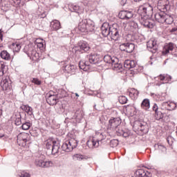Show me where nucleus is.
<instances>
[{"label": "nucleus", "mask_w": 177, "mask_h": 177, "mask_svg": "<svg viewBox=\"0 0 177 177\" xmlns=\"http://www.w3.org/2000/svg\"><path fill=\"white\" fill-rule=\"evenodd\" d=\"M86 59L88 61H80L79 62V67L83 71H88L91 68V64H99L102 62V58L97 55H88L86 56Z\"/></svg>", "instance_id": "1"}, {"label": "nucleus", "mask_w": 177, "mask_h": 177, "mask_svg": "<svg viewBox=\"0 0 177 177\" xmlns=\"http://www.w3.org/2000/svg\"><path fill=\"white\" fill-rule=\"evenodd\" d=\"M78 30L81 32H92L95 30V22L91 19H83L79 23Z\"/></svg>", "instance_id": "2"}, {"label": "nucleus", "mask_w": 177, "mask_h": 177, "mask_svg": "<svg viewBox=\"0 0 177 177\" xmlns=\"http://www.w3.org/2000/svg\"><path fill=\"white\" fill-rule=\"evenodd\" d=\"M104 139H106V136H103V133H98L91 140H88L86 145L89 149H96L100 146L102 141Z\"/></svg>", "instance_id": "3"}, {"label": "nucleus", "mask_w": 177, "mask_h": 177, "mask_svg": "<svg viewBox=\"0 0 177 177\" xmlns=\"http://www.w3.org/2000/svg\"><path fill=\"white\" fill-rule=\"evenodd\" d=\"M77 146H78V141L75 138H71L63 143L62 149L63 151L70 153V151H73Z\"/></svg>", "instance_id": "4"}, {"label": "nucleus", "mask_w": 177, "mask_h": 177, "mask_svg": "<svg viewBox=\"0 0 177 177\" xmlns=\"http://www.w3.org/2000/svg\"><path fill=\"white\" fill-rule=\"evenodd\" d=\"M149 12H153V6L148 3L140 6L138 10V13L140 15V18L147 17L149 16Z\"/></svg>", "instance_id": "5"}, {"label": "nucleus", "mask_w": 177, "mask_h": 177, "mask_svg": "<svg viewBox=\"0 0 177 177\" xmlns=\"http://www.w3.org/2000/svg\"><path fill=\"white\" fill-rule=\"evenodd\" d=\"M17 142L19 145V146H21V147H26L28 143H30V134L27 133H19L17 136Z\"/></svg>", "instance_id": "6"}, {"label": "nucleus", "mask_w": 177, "mask_h": 177, "mask_svg": "<svg viewBox=\"0 0 177 177\" xmlns=\"http://www.w3.org/2000/svg\"><path fill=\"white\" fill-rule=\"evenodd\" d=\"M133 128L136 132L140 133V135L142 133H147L148 132L147 123H146V122L136 121L135 122Z\"/></svg>", "instance_id": "7"}, {"label": "nucleus", "mask_w": 177, "mask_h": 177, "mask_svg": "<svg viewBox=\"0 0 177 177\" xmlns=\"http://www.w3.org/2000/svg\"><path fill=\"white\" fill-rule=\"evenodd\" d=\"M35 165L40 168H50V167H53V162L52 160H44L40 156V158L37 157L35 158Z\"/></svg>", "instance_id": "8"}, {"label": "nucleus", "mask_w": 177, "mask_h": 177, "mask_svg": "<svg viewBox=\"0 0 177 177\" xmlns=\"http://www.w3.org/2000/svg\"><path fill=\"white\" fill-rule=\"evenodd\" d=\"M57 95V93L53 91H50L46 95L47 103H48L50 106H55V104H57V102H59V97Z\"/></svg>", "instance_id": "9"}, {"label": "nucleus", "mask_w": 177, "mask_h": 177, "mask_svg": "<svg viewBox=\"0 0 177 177\" xmlns=\"http://www.w3.org/2000/svg\"><path fill=\"white\" fill-rule=\"evenodd\" d=\"M158 9L160 12H168L171 9L169 0H159L158 1Z\"/></svg>", "instance_id": "10"}, {"label": "nucleus", "mask_w": 177, "mask_h": 177, "mask_svg": "<svg viewBox=\"0 0 177 177\" xmlns=\"http://www.w3.org/2000/svg\"><path fill=\"white\" fill-rule=\"evenodd\" d=\"M147 48L149 52L151 53H156L158 49V45H157V41L154 39H151L147 43Z\"/></svg>", "instance_id": "11"}, {"label": "nucleus", "mask_w": 177, "mask_h": 177, "mask_svg": "<svg viewBox=\"0 0 177 177\" xmlns=\"http://www.w3.org/2000/svg\"><path fill=\"white\" fill-rule=\"evenodd\" d=\"M3 91H10L12 89V81L9 77H3L1 82Z\"/></svg>", "instance_id": "12"}, {"label": "nucleus", "mask_w": 177, "mask_h": 177, "mask_svg": "<svg viewBox=\"0 0 177 177\" xmlns=\"http://www.w3.org/2000/svg\"><path fill=\"white\" fill-rule=\"evenodd\" d=\"M120 49L127 53H132L135 50V44L132 43H124L120 46Z\"/></svg>", "instance_id": "13"}, {"label": "nucleus", "mask_w": 177, "mask_h": 177, "mask_svg": "<svg viewBox=\"0 0 177 177\" xmlns=\"http://www.w3.org/2000/svg\"><path fill=\"white\" fill-rule=\"evenodd\" d=\"M117 27V24L112 25V28L111 32L109 35L111 39L113 41H117L120 38V34L118 33V28Z\"/></svg>", "instance_id": "14"}, {"label": "nucleus", "mask_w": 177, "mask_h": 177, "mask_svg": "<svg viewBox=\"0 0 177 177\" xmlns=\"http://www.w3.org/2000/svg\"><path fill=\"white\" fill-rule=\"evenodd\" d=\"M140 23L142 26H144V27H147V28H153V27H154V24L150 21L149 16L140 18Z\"/></svg>", "instance_id": "15"}, {"label": "nucleus", "mask_w": 177, "mask_h": 177, "mask_svg": "<svg viewBox=\"0 0 177 177\" xmlns=\"http://www.w3.org/2000/svg\"><path fill=\"white\" fill-rule=\"evenodd\" d=\"M111 28L113 26H110L109 23H104L101 27L102 34L104 37H109L110 32H111Z\"/></svg>", "instance_id": "16"}, {"label": "nucleus", "mask_w": 177, "mask_h": 177, "mask_svg": "<svg viewBox=\"0 0 177 177\" xmlns=\"http://www.w3.org/2000/svg\"><path fill=\"white\" fill-rule=\"evenodd\" d=\"M119 17L122 20H129L133 17V13L131 11L123 10L119 12Z\"/></svg>", "instance_id": "17"}, {"label": "nucleus", "mask_w": 177, "mask_h": 177, "mask_svg": "<svg viewBox=\"0 0 177 177\" xmlns=\"http://www.w3.org/2000/svg\"><path fill=\"white\" fill-rule=\"evenodd\" d=\"M121 124V119L116 118H112L109 120V128H111L112 129H117L118 127H120V124Z\"/></svg>", "instance_id": "18"}, {"label": "nucleus", "mask_w": 177, "mask_h": 177, "mask_svg": "<svg viewBox=\"0 0 177 177\" xmlns=\"http://www.w3.org/2000/svg\"><path fill=\"white\" fill-rule=\"evenodd\" d=\"M67 63V62H64L62 70L64 71H66V73H68V74H71V73H74V71H75V69L77 68V66L71 64H68Z\"/></svg>", "instance_id": "19"}, {"label": "nucleus", "mask_w": 177, "mask_h": 177, "mask_svg": "<svg viewBox=\"0 0 177 177\" xmlns=\"http://www.w3.org/2000/svg\"><path fill=\"white\" fill-rule=\"evenodd\" d=\"M69 10H71V12H74L75 13H77L78 16L84 13V8L78 5H71L69 7Z\"/></svg>", "instance_id": "20"}, {"label": "nucleus", "mask_w": 177, "mask_h": 177, "mask_svg": "<svg viewBox=\"0 0 177 177\" xmlns=\"http://www.w3.org/2000/svg\"><path fill=\"white\" fill-rule=\"evenodd\" d=\"M116 133L118 136H123V138H129L131 136V131L128 129H123L122 128H116Z\"/></svg>", "instance_id": "21"}, {"label": "nucleus", "mask_w": 177, "mask_h": 177, "mask_svg": "<svg viewBox=\"0 0 177 177\" xmlns=\"http://www.w3.org/2000/svg\"><path fill=\"white\" fill-rule=\"evenodd\" d=\"M165 17H167V13L164 11H160V12L155 14V19L158 23L164 24Z\"/></svg>", "instance_id": "22"}, {"label": "nucleus", "mask_w": 177, "mask_h": 177, "mask_svg": "<svg viewBox=\"0 0 177 177\" xmlns=\"http://www.w3.org/2000/svg\"><path fill=\"white\" fill-rule=\"evenodd\" d=\"M104 62L108 64L112 65L113 63H117L118 62V58L106 55L104 57Z\"/></svg>", "instance_id": "23"}, {"label": "nucleus", "mask_w": 177, "mask_h": 177, "mask_svg": "<svg viewBox=\"0 0 177 177\" xmlns=\"http://www.w3.org/2000/svg\"><path fill=\"white\" fill-rule=\"evenodd\" d=\"M124 68H127V70H131V68H135L136 67V62L133 60L127 59L124 63Z\"/></svg>", "instance_id": "24"}, {"label": "nucleus", "mask_w": 177, "mask_h": 177, "mask_svg": "<svg viewBox=\"0 0 177 177\" xmlns=\"http://www.w3.org/2000/svg\"><path fill=\"white\" fill-rule=\"evenodd\" d=\"M136 176L138 177H150L151 174L149 171H145L143 169H139L136 171Z\"/></svg>", "instance_id": "25"}, {"label": "nucleus", "mask_w": 177, "mask_h": 177, "mask_svg": "<svg viewBox=\"0 0 177 177\" xmlns=\"http://www.w3.org/2000/svg\"><path fill=\"white\" fill-rule=\"evenodd\" d=\"M60 149V142L59 141H55L54 143V146L52 147L49 153H51L53 156H56V154L59 153V150Z\"/></svg>", "instance_id": "26"}, {"label": "nucleus", "mask_w": 177, "mask_h": 177, "mask_svg": "<svg viewBox=\"0 0 177 177\" xmlns=\"http://www.w3.org/2000/svg\"><path fill=\"white\" fill-rule=\"evenodd\" d=\"M55 139L53 138H48L47 140L45 141V145H46V149L50 152V150H52V148L55 145Z\"/></svg>", "instance_id": "27"}, {"label": "nucleus", "mask_w": 177, "mask_h": 177, "mask_svg": "<svg viewBox=\"0 0 177 177\" xmlns=\"http://www.w3.org/2000/svg\"><path fill=\"white\" fill-rule=\"evenodd\" d=\"M72 118L76 120L77 122H80V121L84 118V112L80 109L77 110Z\"/></svg>", "instance_id": "28"}, {"label": "nucleus", "mask_w": 177, "mask_h": 177, "mask_svg": "<svg viewBox=\"0 0 177 177\" xmlns=\"http://www.w3.org/2000/svg\"><path fill=\"white\" fill-rule=\"evenodd\" d=\"M141 109L145 111L150 110V100L144 99L141 103Z\"/></svg>", "instance_id": "29"}, {"label": "nucleus", "mask_w": 177, "mask_h": 177, "mask_svg": "<svg viewBox=\"0 0 177 177\" xmlns=\"http://www.w3.org/2000/svg\"><path fill=\"white\" fill-rule=\"evenodd\" d=\"M162 106L165 107L167 110L169 111H172V110H175L176 109V104L174 102H163Z\"/></svg>", "instance_id": "30"}, {"label": "nucleus", "mask_w": 177, "mask_h": 177, "mask_svg": "<svg viewBox=\"0 0 177 177\" xmlns=\"http://www.w3.org/2000/svg\"><path fill=\"white\" fill-rule=\"evenodd\" d=\"M78 46L80 50H83L84 52H88L91 49L89 44H88V43L86 41H80L78 44Z\"/></svg>", "instance_id": "31"}, {"label": "nucleus", "mask_w": 177, "mask_h": 177, "mask_svg": "<svg viewBox=\"0 0 177 177\" xmlns=\"http://www.w3.org/2000/svg\"><path fill=\"white\" fill-rule=\"evenodd\" d=\"M174 45L173 43H169L166 46H165V48L163 49L162 53L163 55H168L170 51L174 50Z\"/></svg>", "instance_id": "32"}, {"label": "nucleus", "mask_w": 177, "mask_h": 177, "mask_svg": "<svg viewBox=\"0 0 177 177\" xmlns=\"http://www.w3.org/2000/svg\"><path fill=\"white\" fill-rule=\"evenodd\" d=\"M118 62H113L111 64L112 68L113 70H114V71H117L118 73H120L121 71H122V64L121 63H118Z\"/></svg>", "instance_id": "33"}, {"label": "nucleus", "mask_w": 177, "mask_h": 177, "mask_svg": "<svg viewBox=\"0 0 177 177\" xmlns=\"http://www.w3.org/2000/svg\"><path fill=\"white\" fill-rule=\"evenodd\" d=\"M50 26L54 31H57V30L62 28V25H60V22L58 20H53L51 21Z\"/></svg>", "instance_id": "34"}, {"label": "nucleus", "mask_w": 177, "mask_h": 177, "mask_svg": "<svg viewBox=\"0 0 177 177\" xmlns=\"http://www.w3.org/2000/svg\"><path fill=\"white\" fill-rule=\"evenodd\" d=\"M129 95L133 100H135L139 96V91L135 88H131Z\"/></svg>", "instance_id": "35"}, {"label": "nucleus", "mask_w": 177, "mask_h": 177, "mask_svg": "<svg viewBox=\"0 0 177 177\" xmlns=\"http://www.w3.org/2000/svg\"><path fill=\"white\" fill-rule=\"evenodd\" d=\"M21 109L27 113L28 115H32V108L28 105H22Z\"/></svg>", "instance_id": "36"}, {"label": "nucleus", "mask_w": 177, "mask_h": 177, "mask_svg": "<svg viewBox=\"0 0 177 177\" xmlns=\"http://www.w3.org/2000/svg\"><path fill=\"white\" fill-rule=\"evenodd\" d=\"M73 159L75 161H82V160H86V157L84 155L76 153L73 156Z\"/></svg>", "instance_id": "37"}, {"label": "nucleus", "mask_w": 177, "mask_h": 177, "mask_svg": "<svg viewBox=\"0 0 177 177\" xmlns=\"http://www.w3.org/2000/svg\"><path fill=\"white\" fill-rule=\"evenodd\" d=\"M0 56L4 60H10V54H9V53H8V51L6 50L1 51L0 53Z\"/></svg>", "instance_id": "38"}, {"label": "nucleus", "mask_w": 177, "mask_h": 177, "mask_svg": "<svg viewBox=\"0 0 177 177\" xmlns=\"http://www.w3.org/2000/svg\"><path fill=\"white\" fill-rule=\"evenodd\" d=\"M156 149L160 151V153H167V148L162 145L157 144L155 145Z\"/></svg>", "instance_id": "39"}, {"label": "nucleus", "mask_w": 177, "mask_h": 177, "mask_svg": "<svg viewBox=\"0 0 177 177\" xmlns=\"http://www.w3.org/2000/svg\"><path fill=\"white\" fill-rule=\"evenodd\" d=\"M6 73V66L0 62V77H3Z\"/></svg>", "instance_id": "40"}, {"label": "nucleus", "mask_w": 177, "mask_h": 177, "mask_svg": "<svg viewBox=\"0 0 177 177\" xmlns=\"http://www.w3.org/2000/svg\"><path fill=\"white\" fill-rule=\"evenodd\" d=\"M164 23H165V24H172V23H174V18L171 17V15H167Z\"/></svg>", "instance_id": "41"}, {"label": "nucleus", "mask_w": 177, "mask_h": 177, "mask_svg": "<svg viewBox=\"0 0 177 177\" xmlns=\"http://www.w3.org/2000/svg\"><path fill=\"white\" fill-rule=\"evenodd\" d=\"M12 46L14 52H19L21 49V46L19 43H12Z\"/></svg>", "instance_id": "42"}, {"label": "nucleus", "mask_w": 177, "mask_h": 177, "mask_svg": "<svg viewBox=\"0 0 177 177\" xmlns=\"http://www.w3.org/2000/svg\"><path fill=\"white\" fill-rule=\"evenodd\" d=\"M30 127H31V123L26 122L22 124L21 128L24 131H28V129H30Z\"/></svg>", "instance_id": "43"}, {"label": "nucleus", "mask_w": 177, "mask_h": 177, "mask_svg": "<svg viewBox=\"0 0 177 177\" xmlns=\"http://www.w3.org/2000/svg\"><path fill=\"white\" fill-rule=\"evenodd\" d=\"M28 55L35 56V55H37V50L34 49V47H30L28 50Z\"/></svg>", "instance_id": "44"}, {"label": "nucleus", "mask_w": 177, "mask_h": 177, "mask_svg": "<svg viewBox=\"0 0 177 177\" xmlns=\"http://www.w3.org/2000/svg\"><path fill=\"white\" fill-rule=\"evenodd\" d=\"M155 114L158 120H161L162 118H164V114H162L161 111H158V109L155 112Z\"/></svg>", "instance_id": "45"}, {"label": "nucleus", "mask_w": 177, "mask_h": 177, "mask_svg": "<svg viewBox=\"0 0 177 177\" xmlns=\"http://www.w3.org/2000/svg\"><path fill=\"white\" fill-rule=\"evenodd\" d=\"M119 102L121 104H125L128 102V98L125 96H121L119 97Z\"/></svg>", "instance_id": "46"}, {"label": "nucleus", "mask_w": 177, "mask_h": 177, "mask_svg": "<svg viewBox=\"0 0 177 177\" xmlns=\"http://www.w3.org/2000/svg\"><path fill=\"white\" fill-rule=\"evenodd\" d=\"M31 82H32V84H35V85H41V84H42L41 80L35 77L32 79Z\"/></svg>", "instance_id": "47"}, {"label": "nucleus", "mask_w": 177, "mask_h": 177, "mask_svg": "<svg viewBox=\"0 0 177 177\" xmlns=\"http://www.w3.org/2000/svg\"><path fill=\"white\" fill-rule=\"evenodd\" d=\"M41 39H37L36 41V44H37V48H39V49H44V43H42V41H41Z\"/></svg>", "instance_id": "48"}, {"label": "nucleus", "mask_w": 177, "mask_h": 177, "mask_svg": "<svg viewBox=\"0 0 177 177\" xmlns=\"http://www.w3.org/2000/svg\"><path fill=\"white\" fill-rule=\"evenodd\" d=\"M17 125H20V124H21V115H20V113H18L17 115V122H16Z\"/></svg>", "instance_id": "49"}, {"label": "nucleus", "mask_w": 177, "mask_h": 177, "mask_svg": "<svg viewBox=\"0 0 177 177\" xmlns=\"http://www.w3.org/2000/svg\"><path fill=\"white\" fill-rule=\"evenodd\" d=\"M129 26L130 27H133V28H138V23L133 21H131L130 23H129Z\"/></svg>", "instance_id": "50"}, {"label": "nucleus", "mask_w": 177, "mask_h": 177, "mask_svg": "<svg viewBox=\"0 0 177 177\" xmlns=\"http://www.w3.org/2000/svg\"><path fill=\"white\" fill-rule=\"evenodd\" d=\"M17 5H20L21 3L22 5L25 3L27 2V0H12Z\"/></svg>", "instance_id": "51"}, {"label": "nucleus", "mask_w": 177, "mask_h": 177, "mask_svg": "<svg viewBox=\"0 0 177 177\" xmlns=\"http://www.w3.org/2000/svg\"><path fill=\"white\" fill-rule=\"evenodd\" d=\"M111 146H113V147L115 146H118V140H112L111 141Z\"/></svg>", "instance_id": "52"}, {"label": "nucleus", "mask_w": 177, "mask_h": 177, "mask_svg": "<svg viewBox=\"0 0 177 177\" xmlns=\"http://www.w3.org/2000/svg\"><path fill=\"white\" fill-rule=\"evenodd\" d=\"M19 176L21 177H30V174L26 171H22L20 174Z\"/></svg>", "instance_id": "53"}, {"label": "nucleus", "mask_w": 177, "mask_h": 177, "mask_svg": "<svg viewBox=\"0 0 177 177\" xmlns=\"http://www.w3.org/2000/svg\"><path fill=\"white\" fill-rule=\"evenodd\" d=\"M152 110L153 111H155V113L156 111H158V105H157V104H154L153 106H152Z\"/></svg>", "instance_id": "54"}, {"label": "nucleus", "mask_w": 177, "mask_h": 177, "mask_svg": "<svg viewBox=\"0 0 177 177\" xmlns=\"http://www.w3.org/2000/svg\"><path fill=\"white\" fill-rule=\"evenodd\" d=\"M166 78H167L166 75H159V79L160 80V81H164L165 80H166Z\"/></svg>", "instance_id": "55"}, {"label": "nucleus", "mask_w": 177, "mask_h": 177, "mask_svg": "<svg viewBox=\"0 0 177 177\" xmlns=\"http://www.w3.org/2000/svg\"><path fill=\"white\" fill-rule=\"evenodd\" d=\"M126 4H127V0H121L120 1V5L122 6H125Z\"/></svg>", "instance_id": "56"}, {"label": "nucleus", "mask_w": 177, "mask_h": 177, "mask_svg": "<svg viewBox=\"0 0 177 177\" xmlns=\"http://www.w3.org/2000/svg\"><path fill=\"white\" fill-rule=\"evenodd\" d=\"M3 31H2V29H0V39L1 41H3V35L2 34Z\"/></svg>", "instance_id": "57"}, {"label": "nucleus", "mask_w": 177, "mask_h": 177, "mask_svg": "<svg viewBox=\"0 0 177 177\" xmlns=\"http://www.w3.org/2000/svg\"><path fill=\"white\" fill-rule=\"evenodd\" d=\"M172 80V77L171 75H166V81H171Z\"/></svg>", "instance_id": "58"}, {"label": "nucleus", "mask_w": 177, "mask_h": 177, "mask_svg": "<svg viewBox=\"0 0 177 177\" xmlns=\"http://www.w3.org/2000/svg\"><path fill=\"white\" fill-rule=\"evenodd\" d=\"M74 50H75L76 53L80 52V50H78V49L77 50L76 48H75Z\"/></svg>", "instance_id": "59"}, {"label": "nucleus", "mask_w": 177, "mask_h": 177, "mask_svg": "<svg viewBox=\"0 0 177 177\" xmlns=\"http://www.w3.org/2000/svg\"><path fill=\"white\" fill-rule=\"evenodd\" d=\"M75 96H77V97H80V95H78V93H75Z\"/></svg>", "instance_id": "60"}, {"label": "nucleus", "mask_w": 177, "mask_h": 177, "mask_svg": "<svg viewBox=\"0 0 177 177\" xmlns=\"http://www.w3.org/2000/svg\"><path fill=\"white\" fill-rule=\"evenodd\" d=\"M2 115V110L0 109V117Z\"/></svg>", "instance_id": "61"}, {"label": "nucleus", "mask_w": 177, "mask_h": 177, "mask_svg": "<svg viewBox=\"0 0 177 177\" xmlns=\"http://www.w3.org/2000/svg\"><path fill=\"white\" fill-rule=\"evenodd\" d=\"M142 0H134L135 2H140Z\"/></svg>", "instance_id": "62"}, {"label": "nucleus", "mask_w": 177, "mask_h": 177, "mask_svg": "<svg viewBox=\"0 0 177 177\" xmlns=\"http://www.w3.org/2000/svg\"><path fill=\"white\" fill-rule=\"evenodd\" d=\"M167 142H168V143H169V138H167Z\"/></svg>", "instance_id": "63"}, {"label": "nucleus", "mask_w": 177, "mask_h": 177, "mask_svg": "<svg viewBox=\"0 0 177 177\" xmlns=\"http://www.w3.org/2000/svg\"><path fill=\"white\" fill-rule=\"evenodd\" d=\"M172 31H176V29L173 28V29H172Z\"/></svg>", "instance_id": "64"}]
</instances>
